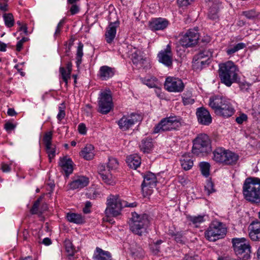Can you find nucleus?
<instances>
[{"mask_svg":"<svg viewBox=\"0 0 260 260\" xmlns=\"http://www.w3.org/2000/svg\"><path fill=\"white\" fill-rule=\"evenodd\" d=\"M122 208L121 200L118 196L110 195L107 201L105 214L107 217L119 215Z\"/></svg>","mask_w":260,"mask_h":260,"instance_id":"obj_9","label":"nucleus"},{"mask_svg":"<svg viewBox=\"0 0 260 260\" xmlns=\"http://www.w3.org/2000/svg\"><path fill=\"white\" fill-rule=\"evenodd\" d=\"M119 24L118 20L109 23L105 34L106 41L108 44H111L115 39L116 29L119 26Z\"/></svg>","mask_w":260,"mask_h":260,"instance_id":"obj_18","label":"nucleus"},{"mask_svg":"<svg viewBox=\"0 0 260 260\" xmlns=\"http://www.w3.org/2000/svg\"><path fill=\"white\" fill-rule=\"evenodd\" d=\"M153 147V144L149 139L144 140L142 141L140 147L144 152H149Z\"/></svg>","mask_w":260,"mask_h":260,"instance_id":"obj_40","label":"nucleus"},{"mask_svg":"<svg viewBox=\"0 0 260 260\" xmlns=\"http://www.w3.org/2000/svg\"><path fill=\"white\" fill-rule=\"evenodd\" d=\"M149 223V220L147 214L133 213L129 225L131 231L134 233L140 236L146 233Z\"/></svg>","mask_w":260,"mask_h":260,"instance_id":"obj_4","label":"nucleus"},{"mask_svg":"<svg viewBox=\"0 0 260 260\" xmlns=\"http://www.w3.org/2000/svg\"><path fill=\"white\" fill-rule=\"evenodd\" d=\"M39 205H40V204H39L36 202L34 203V204L30 210V212H31V214H36L38 213Z\"/></svg>","mask_w":260,"mask_h":260,"instance_id":"obj_56","label":"nucleus"},{"mask_svg":"<svg viewBox=\"0 0 260 260\" xmlns=\"http://www.w3.org/2000/svg\"><path fill=\"white\" fill-rule=\"evenodd\" d=\"M233 246L237 255L240 259L247 260L250 256V246L245 238H234L232 239Z\"/></svg>","mask_w":260,"mask_h":260,"instance_id":"obj_7","label":"nucleus"},{"mask_svg":"<svg viewBox=\"0 0 260 260\" xmlns=\"http://www.w3.org/2000/svg\"><path fill=\"white\" fill-rule=\"evenodd\" d=\"M243 15L247 18L250 19H253L258 16L256 12L253 10L243 12Z\"/></svg>","mask_w":260,"mask_h":260,"instance_id":"obj_48","label":"nucleus"},{"mask_svg":"<svg viewBox=\"0 0 260 260\" xmlns=\"http://www.w3.org/2000/svg\"><path fill=\"white\" fill-rule=\"evenodd\" d=\"M246 44L243 43H239L234 46L228 48L226 52L229 55H232L238 51L245 48Z\"/></svg>","mask_w":260,"mask_h":260,"instance_id":"obj_37","label":"nucleus"},{"mask_svg":"<svg viewBox=\"0 0 260 260\" xmlns=\"http://www.w3.org/2000/svg\"><path fill=\"white\" fill-rule=\"evenodd\" d=\"M62 106L59 107V112L57 114V118L59 120H61L65 116L64 106L61 104Z\"/></svg>","mask_w":260,"mask_h":260,"instance_id":"obj_49","label":"nucleus"},{"mask_svg":"<svg viewBox=\"0 0 260 260\" xmlns=\"http://www.w3.org/2000/svg\"><path fill=\"white\" fill-rule=\"evenodd\" d=\"M224 157V162L223 164L224 165H234L239 159V156L237 154L229 150H226Z\"/></svg>","mask_w":260,"mask_h":260,"instance_id":"obj_26","label":"nucleus"},{"mask_svg":"<svg viewBox=\"0 0 260 260\" xmlns=\"http://www.w3.org/2000/svg\"><path fill=\"white\" fill-rule=\"evenodd\" d=\"M228 101V100L221 96L214 95L210 98L209 105L215 113L217 109L220 108Z\"/></svg>","mask_w":260,"mask_h":260,"instance_id":"obj_22","label":"nucleus"},{"mask_svg":"<svg viewBox=\"0 0 260 260\" xmlns=\"http://www.w3.org/2000/svg\"><path fill=\"white\" fill-rule=\"evenodd\" d=\"M164 85L165 88L170 92H180L184 88V84L182 80L173 77H167Z\"/></svg>","mask_w":260,"mask_h":260,"instance_id":"obj_12","label":"nucleus"},{"mask_svg":"<svg viewBox=\"0 0 260 260\" xmlns=\"http://www.w3.org/2000/svg\"><path fill=\"white\" fill-rule=\"evenodd\" d=\"M97 254L94 255L95 260H112L110 253L105 251L102 249L97 247L96 249Z\"/></svg>","mask_w":260,"mask_h":260,"instance_id":"obj_33","label":"nucleus"},{"mask_svg":"<svg viewBox=\"0 0 260 260\" xmlns=\"http://www.w3.org/2000/svg\"><path fill=\"white\" fill-rule=\"evenodd\" d=\"M98 105V111L101 113L106 114L110 111L113 107V103L110 90L101 92L99 98Z\"/></svg>","mask_w":260,"mask_h":260,"instance_id":"obj_10","label":"nucleus"},{"mask_svg":"<svg viewBox=\"0 0 260 260\" xmlns=\"http://www.w3.org/2000/svg\"><path fill=\"white\" fill-rule=\"evenodd\" d=\"M98 172L103 179H111L113 177L112 172L110 169H106L105 166L103 165H100L98 168Z\"/></svg>","mask_w":260,"mask_h":260,"instance_id":"obj_32","label":"nucleus"},{"mask_svg":"<svg viewBox=\"0 0 260 260\" xmlns=\"http://www.w3.org/2000/svg\"><path fill=\"white\" fill-rule=\"evenodd\" d=\"M247 119V116L245 114L242 113L236 118V121L238 124H242L244 121H246Z\"/></svg>","mask_w":260,"mask_h":260,"instance_id":"obj_52","label":"nucleus"},{"mask_svg":"<svg viewBox=\"0 0 260 260\" xmlns=\"http://www.w3.org/2000/svg\"><path fill=\"white\" fill-rule=\"evenodd\" d=\"M7 44L0 41V51L5 52L6 51Z\"/></svg>","mask_w":260,"mask_h":260,"instance_id":"obj_62","label":"nucleus"},{"mask_svg":"<svg viewBox=\"0 0 260 260\" xmlns=\"http://www.w3.org/2000/svg\"><path fill=\"white\" fill-rule=\"evenodd\" d=\"M78 128L80 134L84 135L86 133V127L84 124H79Z\"/></svg>","mask_w":260,"mask_h":260,"instance_id":"obj_55","label":"nucleus"},{"mask_svg":"<svg viewBox=\"0 0 260 260\" xmlns=\"http://www.w3.org/2000/svg\"><path fill=\"white\" fill-rule=\"evenodd\" d=\"M156 182L154 180H143L141 185L143 193H145L147 195L150 194L151 189L156 186Z\"/></svg>","mask_w":260,"mask_h":260,"instance_id":"obj_27","label":"nucleus"},{"mask_svg":"<svg viewBox=\"0 0 260 260\" xmlns=\"http://www.w3.org/2000/svg\"><path fill=\"white\" fill-rule=\"evenodd\" d=\"M205 188L209 195L216 191L214 188V184L211 180H208L207 181V183L205 186Z\"/></svg>","mask_w":260,"mask_h":260,"instance_id":"obj_45","label":"nucleus"},{"mask_svg":"<svg viewBox=\"0 0 260 260\" xmlns=\"http://www.w3.org/2000/svg\"><path fill=\"white\" fill-rule=\"evenodd\" d=\"M218 9L216 6L210 7L208 13V17L210 19L215 20L218 18Z\"/></svg>","mask_w":260,"mask_h":260,"instance_id":"obj_44","label":"nucleus"},{"mask_svg":"<svg viewBox=\"0 0 260 260\" xmlns=\"http://www.w3.org/2000/svg\"><path fill=\"white\" fill-rule=\"evenodd\" d=\"M1 169L3 172H8L10 171L11 167L8 164L2 163L1 165Z\"/></svg>","mask_w":260,"mask_h":260,"instance_id":"obj_60","label":"nucleus"},{"mask_svg":"<svg viewBox=\"0 0 260 260\" xmlns=\"http://www.w3.org/2000/svg\"><path fill=\"white\" fill-rule=\"evenodd\" d=\"M243 191L246 200L251 203H260V180H246Z\"/></svg>","mask_w":260,"mask_h":260,"instance_id":"obj_3","label":"nucleus"},{"mask_svg":"<svg viewBox=\"0 0 260 260\" xmlns=\"http://www.w3.org/2000/svg\"><path fill=\"white\" fill-rule=\"evenodd\" d=\"M157 56L160 62L168 67L172 66L173 54L170 45H168L165 50L159 52Z\"/></svg>","mask_w":260,"mask_h":260,"instance_id":"obj_14","label":"nucleus"},{"mask_svg":"<svg viewBox=\"0 0 260 260\" xmlns=\"http://www.w3.org/2000/svg\"><path fill=\"white\" fill-rule=\"evenodd\" d=\"M99 72L100 78L103 80H106L114 76L115 71L111 67L104 66L100 68Z\"/></svg>","mask_w":260,"mask_h":260,"instance_id":"obj_25","label":"nucleus"},{"mask_svg":"<svg viewBox=\"0 0 260 260\" xmlns=\"http://www.w3.org/2000/svg\"><path fill=\"white\" fill-rule=\"evenodd\" d=\"M126 162L130 168L136 169L141 164V158L137 154L131 155L127 157Z\"/></svg>","mask_w":260,"mask_h":260,"instance_id":"obj_31","label":"nucleus"},{"mask_svg":"<svg viewBox=\"0 0 260 260\" xmlns=\"http://www.w3.org/2000/svg\"><path fill=\"white\" fill-rule=\"evenodd\" d=\"M89 182L88 180H74L69 184L70 188L75 189L87 186Z\"/></svg>","mask_w":260,"mask_h":260,"instance_id":"obj_34","label":"nucleus"},{"mask_svg":"<svg viewBox=\"0 0 260 260\" xmlns=\"http://www.w3.org/2000/svg\"><path fill=\"white\" fill-rule=\"evenodd\" d=\"M192 153L197 156H206L212 151L211 141L205 134H200L193 140Z\"/></svg>","mask_w":260,"mask_h":260,"instance_id":"obj_2","label":"nucleus"},{"mask_svg":"<svg viewBox=\"0 0 260 260\" xmlns=\"http://www.w3.org/2000/svg\"><path fill=\"white\" fill-rule=\"evenodd\" d=\"M8 0H0V10L6 12L8 10Z\"/></svg>","mask_w":260,"mask_h":260,"instance_id":"obj_50","label":"nucleus"},{"mask_svg":"<svg viewBox=\"0 0 260 260\" xmlns=\"http://www.w3.org/2000/svg\"><path fill=\"white\" fill-rule=\"evenodd\" d=\"M182 100L183 103L185 105L192 104L194 102V99L191 98L190 96L186 97L184 96L183 97Z\"/></svg>","mask_w":260,"mask_h":260,"instance_id":"obj_54","label":"nucleus"},{"mask_svg":"<svg viewBox=\"0 0 260 260\" xmlns=\"http://www.w3.org/2000/svg\"><path fill=\"white\" fill-rule=\"evenodd\" d=\"M249 230V235L252 240L256 241L260 240V221L257 220L253 221L250 224Z\"/></svg>","mask_w":260,"mask_h":260,"instance_id":"obj_20","label":"nucleus"},{"mask_svg":"<svg viewBox=\"0 0 260 260\" xmlns=\"http://www.w3.org/2000/svg\"><path fill=\"white\" fill-rule=\"evenodd\" d=\"M180 119L176 116L162 118L153 128V133H160L177 130L181 126Z\"/></svg>","mask_w":260,"mask_h":260,"instance_id":"obj_5","label":"nucleus"},{"mask_svg":"<svg viewBox=\"0 0 260 260\" xmlns=\"http://www.w3.org/2000/svg\"><path fill=\"white\" fill-rule=\"evenodd\" d=\"M161 173H159L155 174L150 172H146L143 175V179H156L157 177H163V176H161Z\"/></svg>","mask_w":260,"mask_h":260,"instance_id":"obj_46","label":"nucleus"},{"mask_svg":"<svg viewBox=\"0 0 260 260\" xmlns=\"http://www.w3.org/2000/svg\"><path fill=\"white\" fill-rule=\"evenodd\" d=\"M80 9L79 6L76 4L72 5L70 9V12L71 15H73L79 12Z\"/></svg>","mask_w":260,"mask_h":260,"instance_id":"obj_53","label":"nucleus"},{"mask_svg":"<svg viewBox=\"0 0 260 260\" xmlns=\"http://www.w3.org/2000/svg\"><path fill=\"white\" fill-rule=\"evenodd\" d=\"M226 150L225 149L221 147L216 148L213 151V159L216 162L223 165V162H224Z\"/></svg>","mask_w":260,"mask_h":260,"instance_id":"obj_30","label":"nucleus"},{"mask_svg":"<svg viewBox=\"0 0 260 260\" xmlns=\"http://www.w3.org/2000/svg\"><path fill=\"white\" fill-rule=\"evenodd\" d=\"M67 218L69 221L77 224H80L84 222V219L80 214L68 213Z\"/></svg>","mask_w":260,"mask_h":260,"instance_id":"obj_35","label":"nucleus"},{"mask_svg":"<svg viewBox=\"0 0 260 260\" xmlns=\"http://www.w3.org/2000/svg\"><path fill=\"white\" fill-rule=\"evenodd\" d=\"M5 25L8 27H12L14 24V19L12 13H5L3 15Z\"/></svg>","mask_w":260,"mask_h":260,"instance_id":"obj_39","label":"nucleus"},{"mask_svg":"<svg viewBox=\"0 0 260 260\" xmlns=\"http://www.w3.org/2000/svg\"><path fill=\"white\" fill-rule=\"evenodd\" d=\"M130 53L132 61L137 67H143L147 62L146 58L143 57V53L141 50L136 48H132Z\"/></svg>","mask_w":260,"mask_h":260,"instance_id":"obj_16","label":"nucleus"},{"mask_svg":"<svg viewBox=\"0 0 260 260\" xmlns=\"http://www.w3.org/2000/svg\"><path fill=\"white\" fill-rule=\"evenodd\" d=\"M83 44L80 42L78 43V46L77 49V53H76V64L77 66L78 67L80 64L82 62V57L83 55Z\"/></svg>","mask_w":260,"mask_h":260,"instance_id":"obj_38","label":"nucleus"},{"mask_svg":"<svg viewBox=\"0 0 260 260\" xmlns=\"http://www.w3.org/2000/svg\"><path fill=\"white\" fill-rule=\"evenodd\" d=\"M64 246L69 256H73L76 252L73 243L68 239L64 241Z\"/></svg>","mask_w":260,"mask_h":260,"instance_id":"obj_36","label":"nucleus"},{"mask_svg":"<svg viewBox=\"0 0 260 260\" xmlns=\"http://www.w3.org/2000/svg\"><path fill=\"white\" fill-rule=\"evenodd\" d=\"M15 127V125L11 122H7L5 124V128L8 132L11 131Z\"/></svg>","mask_w":260,"mask_h":260,"instance_id":"obj_57","label":"nucleus"},{"mask_svg":"<svg viewBox=\"0 0 260 260\" xmlns=\"http://www.w3.org/2000/svg\"><path fill=\"white\" fill-rule=\"evenodd\" d=\"M140 119L139 115L132 113L129 115L123 116L118 121L119 128L122 131H127Z\"/></svg>","mask_w":260,"mask_h":260,"instance_id":"obj_13","label":"nucleus"},{"mask_svg":"<svg viewBox=\"0 0 260 260\" xmlns=\"http://www.w3.org/2000/svg\"><path fill=\"white\" fill-rule=\"evenodd\" d=\"M80 154L86 160L92 159L94 156L93 146L91 144L87 145L80 152Z\"/></svg>","mask_w":260,"mask_h":260,"instance_id":"obj_29","label":"nucleus"},{"mask_svg":"<svg viewBox=\"0 0 260 260\" xmlns=\"http://www.w3.org/2000/svg\"><path fill=\"white\" fill-rule=\"evenodd\" d=\"M196 115L198 122L204 125H208L212 122V117L209 112L204 107L197 109Z\"/></svg>","mask_w":260,"mask_h":260,"instance_id":"obj_15","label":"nucleus"},{"mask_svg":"<svg viewBox=\"0 0 260 260\" xmlns=\"http://www.w3.org/2000/svg\"><path fill=\"white\" fill-rule=\"evenodd\" d=\"M52 134L50 132L45 134L43 139L50 161H51V159L54 158L55 155V149L52 144Z\"/></svg>","mask_w":260,"mask_h":260,"instance_id":"obj_17","label":"nucleus"},{"mask_svg":"<svg viewBox=\"0 0 260 260\" xmlns=\"http://www.w3.org/2000/svg\"><path fill=\"white\" fill-rule=\"evenodd\" d=\"M194 0H177V3L180 7H186L190 5Z\"/></svg>","mask_w":260,"mask_h":260,"instance_id":"obj_51","label":"nucleus"},{"mask_svg":"<svg viewBox=\"0 0 260 260\" xmlns=\"http://www.w3.org/2000/svg\"><path fill=\"white\" fill-rule=\"evenodd\" d=\"M250 87V85L247 83H241L240 84V89L243 91H247Z\"/></svg>","mask_w":260,"mask_h":260,"instance_id":"obj_58","label":"nucleus"},{"mask_svg":"<svg viewBox=\"0 0 260 260\" xmlns=\"http://www.w3.org/2000/svg\"><path fill=\"white\" fill-rule=\"evenodd\" d=\"M161 240L157 241L156 242L152 243L149 245L151 252L154 254H157L160 251L159 245L161 243Z\"/></svg>","mask_w":260,"mask_h":260,"instance_id":"obj_43","label":"nucleus"},{"mask_svg":"<svg viewBox=\"0 0 260 260\" xmlns=\"http://www.w3.org/2000/svg\"><path fill=\"white\" fill-rule=\"evenodd\" d=\"M182 168L184 170H190L193 165V161L190 157L189 153L183 154L180 159Z\"/></svg>","mask_w":260,"mask_h":260,"instance_id":"obj_28","label":"nucleus"},{"mask_svg":"<svg viewBox=\"0 0 260 260\" xmlns=\"http://www.w3.org/2000/svg\"><path fill=\"white\" fill-rule=\"evenodd\" d=\"M58 164L66 177H68L69 175L73 173V162L70 158L67 157L60 158Z\"/></svg>","mask_w":260,"mask_h":260,"instance_id":"obj_19","label":"nucleus"},{"mask_svg":"<svg viewBox=\"0 0 260 260\" xmlns=\"http://www.w3.org/2000/svg\"><path fill=\"white\" fill-rule=\"evenodd\" d=\"M145 82V83L149 87H153L155 86V83L152 82L151 80H146Z\"/></svg>","mask_w":260,"mask_h":260,"instance_id":"obj_63","label":"nucleus"},{"mask_svg":"<svg viewBox=\"0 0 260 260\" xmlns=\"http://www.w3.org/2000/svg\"><path fill=\"white\" fill-rule=\"evenodd\" d=\"M234 113V108L229 101L224 103L220 108L217 109L215 112L217 115L223 117H229L233 115Z\"/></svg>","mask_w":260,"mask_h":260,"instance_id":"obj_23","label":"nucleus"},{"mask_svg":"<svg viewBox=\"0 0 260 260\" xmlns=\"http://www.w3.org/2000/svg\"><path fill=\"white\" fill-rule=\"evenodd\" d=\"M91 206V204L90 202L88 201L86 202L85 207L83 209V211L84 213H89L90 212V208Z\"/></svg>","mask_w":260,"mask_h":260,"instance_id":"obj_59","label":"nucleus"},{"mask_svg":"<svg viewBox=\"0 0 260 260\" xmlns=\"http://www.w3.org/2000/svg\"><path fill=\"white\" fill-rule=\"evenodd\" d=\"M199 39V30L194 28L188 30L181 38L179 43L182 46L187 48L196 45Z\"/></svg>","mask_w":260,"mask_h":260,"instance_id":"obj_11","label":"nucleus"},{"mask_svg":"<svg viewBox=\"0 0 260 260\" xmlns=\"http://www.w3.org/2000/svg\"><path fill=\"white\" fill-rule=\"evenodd\" d=\"M225 225L217 220H214L205 232V237L210 241H215L226 234Z\"/></svg>","mask_w":260,"mask_h":260,"instance_id":"obj_8","label":"nucleus"},{"mask_svg":"<svg viewBox=\"0 0 260 260\" xmlns=\"http://www.w3.org/2000/svg\"><path fill=\"white\" fill-rule=\"evenodd\" d=\"M19 31H23L25 35L27 34V28L25 24H23L22 26L19 27Z\"/></svg>","mask_w":260,"mask_h":260,"instance_id":"obj_61","label":"nucleus"},{"mask_svg":"<svg viewBox=\"0 0 260 260\" xmlns=\"http://www.w3.org/2000/svg\"><path fill=\"white\" fill-rule=\"evenodd\" d=\"M237 68L233 62L227 61L219 65V77L221 83L228 87L237 81Z\"/></svg>","mask_w":260,"mask_h":260,"instance_id":"obj_1","label":"nucleus"},{"mask_svg":"<svg viewBox=\"0 0 260 260\" xmlns=\"http://www.w3.org/2000/svg\"><path fill=\"white\" fill-rule=\"evenodd\" d=\"M200 170L202 174L205 177H207L209 175L210 165L206 162H202L200 164Z\"/></svg>","mask_w":260,"mask_h":260,"instance_id":"obj_41","label":"nucleus"},{"mask_svg":"<svg viewBox=\"0 0 260 260\" xmlns=\"http://www.w3.org/2000/svg\"><path fill=\"white\" fill-rule=\"evenodd\" d=\"M119 162L117 159L113 157H109L108 162V168L111 170H115L118 168Z\"/></svg>","mask_w":260,"mask_h":260,"instance_id":"obj_42","label":"nucleus"},{"mask_svg":"<svg viewBox=\"0 0 260 260\" xmlns=\"http://www.w3.org/2000/svg\"><path fill=\"white\" fill-rule=\"evenodd\" d=\"M7 113L9 116H14L16 114V112H15L14 109L12 108L8 109Z\"/></svg>","mask_w":260,"mask_h":260,"instance_id":"obj_64","label":"nucleus"},{"mask_svg":"<svg viewBox=\"0 0 260 260\" xmlns=\"http://www.w3.org/2000/svg\"><path fill=\"white\" fill-rule=\"evenodd\" d=\"M66 68L67 71H66L64 67H60L59 68V73L63 81L66 83V85H67L68 80L71 78L72 70V64L71 62H69L67 64Z\"/></svg>","mask_w":260,"mask_h":260,"instance_id":"obj_24","label":"nucleus"},{"mask_svg":"<svg viewBox=\"0 0 260 260\" xmlns=\"http://www.w3.org/2000/svg\"><path fill=\"white\" fill-rule=\"evenodd\" d=\"M187 218L193 224L200 223L204 220V216L201 215H199L198 216H189L187 217Z\"/></svg>","mask_w":260,"mask_h":260,"instance_id":"obj_47","label":"nucleus"},{"mask_svg":"<svg viewBox=\"0 0 260 260\" xmlns=\"http://www.w3.org/2000/svg\"><path fill=\"white\" fill-rule=\"evenodd\" d=\"M169 24V21L162 18H157L152 19L149 22V27L153 30H163Z\"/></svg>","mask_w":260,"mask_h":260,"instance_id":"obj_21","label":"nucleus"},{"mask_svg":"<svg viewBox=\"0 0 260 260\" xmlns=\"http://www.w3.org/2000/svg\"><path fill=\"white\" fill-rule=\"evenodd\" d=\"M212 49L205 48L200 50L193 58L192 68L196 71H201L210 63V58L212 56Z\"/></svg>","mask_w":260,"mask_h":260,"instance_id":"obj_6","label":"nucleus"}]
</instances>
